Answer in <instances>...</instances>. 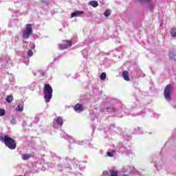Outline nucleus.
<instances>
[{"mask_svg":"<svg viewBox=\"0 0 176 176\" xmlns=\"http://www.w3.org/2000/svg\"><path fill=\"white\" fill-rule=\"evenodd\" d=\"M89 5L92 8H97L98 6V2L97 1H91L89 2Z\"/></svg>","mask_w":176,"mask_h":176,"instance_id":"obj_9","label":"nucleus"},{"mask_svg":"<svg viewBox=\"0 0 176 176\" xmlns=\"http://www.w3.org/2000/svg\"><path fill=\"white\" fill-rule=\"evenodd\" d=\"M10 123H12V124H14V123H16V119L12 118V119L10 120Z\"/></svg>","mask_w":176,"mask_h":176,"instance_id":"obj_23","label":"nucleus"},{"mask_svg":"<svg viewBox=\"0 0 176 176\" xmlns=\"http://www.w3.org/2000/svg\"><path fill=\"white\" fill-rule=\"evenodd\" d=\"M122 78L124 79V80H126V82L130 81V77H129V72L124 71L122 72Z\"/></svg>","mask_w":176,"mask_h":176,"instance_id":"obj_6","label":"nucleus"},{"mask_svg":"<svg viewBox=\"0 0 176 176\" xmlns=\"http://www.w3.org/2000/svg\"><path fill=\"white\" fill-rule=\"evenodd\" d=\"M65 46L67 47V49H68V47H71V46H72V41H68V40H66L65 41Z\"/></svg>","mask_w":176,"mask_h":176,"instance_id":"obj_13","label":"nucleus"},{"mask_svg":"<svg viewBox=\"0 0 176 176\" xmlns=\"http://www.w3.org/2000/svg\"><path fill=\"white\" fill-rule=\"evenodd\" d=\"M170 34L173 38H175L176 36V30L175 29H170Z\"/></svg>","mask_w":176,"mask_h":176,"instance_id":"obj_17","label":"nucleus"},{"mask_svg":"<svg viewBox=\"0 0 176 176\" xmlns=\"http://www.w3.org/2000/svg\"><path fill=\"white\" fill-rule=\"evenodd\" d=\"M140 3H148V2H151L152 0H138Z\"/></svg>","mask_w":176,"mask_h":176,"instance_id":"obj_20","label":"nucleus"},{"mask_svg":"<svg viewBox=\"0 0 176 176\" xmlns=\"http://www.w3.org/2000/svg\"><path fill=\"white\" fill-rule=\"evenodd\" d=\"M74 109L76 112H82L84 109L83 105L78 103L75 105Z\"/></svg>","mask_w":176,"mask_h":176,"instance_id":"obj_5","label":"nucleus"},{"mask_svg":"<svg viewBox=\"0 0 176 176\" xmlns=\"http://www.w3.org/2000/svg\"><path fill=\"white\" fill-rule=\"evenodd\" d=\"M106 78H107V74L105 72L102 73L100 76V79H101V80H105Z\"/></svg>","mask_w":176,"mask_h":176,"instance_id":"obj_14","label":"nucleus"},{"mask_svg":"<svg viewBox=\"0 0 176 176\" xmlns=\"http://www.w3.org/2000/svg\"><path fill=\"white\" fill-rule=\"evenodd\" d=\"M58 47L60 50H65V49H67V45H65V44H59Z\"/></svg>","mask_w":176,"mask_h":176,"instance_id":"obj_16","label":"nucleus"},{"mask_svg":"<svg viewBox=\"0 0 176 176\" xmlns=\"http://www.w3.org/2000/svg\"><path fill=\"white\" fill-rule=\"evenodd\" d=\"M173 92V85H167L164 91V96L166 101H171V93Z\"/></svg>","mask_w":176,"mask_h":176,"instance_id":"obj_4","label":"nucleus"},{"mask_svg":"<svg viewBox=\"0 0 176 176\" xmlns=\"http://www.w3.org/2000/svg\"><path fill=\"white\" fill-rule=\"evenodd\" d=\"M43 91L45 102H50V100L53 98V88H52L50 84H45Z\"/></svg>","mask_w":176,"mask_h":176,"instance_id":"obj_2","label":"nucleus"},{"mask_svg":"<svg viewBox=\"0 0 176 176\" xmlns=\"http://www.w3.org/2000/svg\"><path fill=\"white\" fill-rule=\"evenodd\" d=\"M107 156H109V157H113V153L107 152Z\"/></svg>","mask_w":176,"mask_h":176,"instance_id":"obj_22","label":"nucleus"},{"mask_svg":"<svg viewBox=\"0 0 176 176\" xmlns=\"http://www.w3.org/2000/svg\"><path fill=\"white\" fill-rule=\"evenodd\" d=\"M16 111L19 112H23L24 111V104L20 103L18 104V107L16 108Z\"/></svg>","mask_w":176,"mask_h":176,"instance_id":"obj_10","label":"nucleus"},{"mask_svg":"<svg viewBox=\"0 0 176 176\" xmlns=\"http://www.w3.org/2000/svg\"><path fill=\"white\" fill-rule=\"evenodd\" d=\"M32 24L28 23L25 25V28L22 32V36L25 39H28L30 35H32Z\"/></svg>","mask_w":176,"mask_h":176,"instance_id":"obj_3","label":"nucleus"},{"mask_svg":"<svg viewBox=\"0 0 176 176\" xmlns=\"http://www.w3.org/2000/svg\"><path fill=\"white\" fill-rule=\"evenodd\" d=\"M111 111H113V112H115V108H112Z\"/></svg>","mask_w":176,"mask_h":176,"instance_id":"obj_24","label":"nucleus"},{"mask_svg":"<svg viewBox=\"0 0 176 176\" xmlns=\"http://www.w3.org/2000/svg\"><path fill=\"white\" fill-rule=\"evenodd\" d=\"M104 16L105 17H109V16H111V10H107L104 12Z\"/></svg>","mask_w":176,"mask_h":176,"instance_id":"obj_18","label":"nucleus"},{"mask_svg":"<svg viewBox=\"0 0 176 176\" xmlns=\"http://www.w3.org/2000/svg\"><path fill=\"white\" fill-rule=\"evenodd\" d=\"M6 111L3 109H0V116H5Z\"/></svg>","mask_w":176,"mask_h":176,"instance_id":"obj_19","label":"nucleus"},{"mask_svg":"<svg viewBox=\"0 0 176 176\" xmlns=\"http://www.w3.org/2000/svg\"><path fill=\"white\" fill-rule=\"evenodd\" d=\"M56 122L59 126H62L63 124V118L61 117H58L56 119Z\"/></svg>","mask_w":176,"mask_h":176,"instance_id":"obj_15","label":"nucleus"},{"mask_svg":"<svg viewBox=\"0 0 176 176\" xmlns=\"http://www.w3.org/2000/svg\"><path fill=\"white\" fill-rule=\"evenodd\" d=\"M83 11H76L71 14V17H78L80 14H83Z\"/></svg>","mask_w":176,"mask_h":176,"instance_id":"obj_7","label":"nucleus"},{"mask_svg":"<svg viewBox=\"0 0 176 176\" xmlns=\"http://www.w3.org/2000/svg\"><path fill=\"white\" fill-rule=\"evenodd\" d=\"M169 58H170V60H173V61L176 62V53H175L173 52H169Z\"/></svg>","mask_w":176,"mask_h":176,"instance_id":"obj_8","label":"nucleus"},{"mask_svg":"<svg viewBox=\"0 0 176 176\" xmlns=\"http://www.w3.org/2000/svg\"><path fill=\"white\" fill-rule=\"evenodd\" d=\"M6 101L8 102V104H11V102H13V96L9 95L6 97Z\"/></svg>","mask_w":176,"mask_h":176,"instance_id":"obj_11","label":"nucleus"},{"mask_svg":"<svg viewBox=\"0 0 176 176\" xmlns=\"http://www.w3.org/2000/svg\"><path fill=\"white\" fill-rule=\"evenodd\" d=\"M28 56H29V57H32V56H34V52H32V50H28Z\"/></svg>","mask_w":176,"mask_h":176,"instance_id":"obj_21","label":"nucleus"},{"mask_svg":"<svg viewBox=\"0 0 176 176\" xmlns=\"http://www.w3.org/2000/svg\"><path fill=\"white\" fill-rule=\"evenodd\" d=\"M107 109H109V108H107Z\"/></svg>","mask_w":176,"mask_h":176,"instance_id":"obj_25","label":"nucleus"},{"mask_svg":"<svg viewBox=\"0 0 176 176\" xmlns=\"http://www.w3.org/2000/svg\"><path fill=\"white\" fill-rule=\"evenodd\" d=\"M0 141L3 142L6 146H8L9 149L13 150L17 148V144L16 143V140L8 136V135H6L4 136L0 135Z\"/></svg>","mask_w":176,"mask_h":176,"instance_id":"obj_1","label":"nucleus"},{"mask_svg":"<svg viewBox=\"0 0 176 176\" xmlns=\"http://www.w3.org/2000/svg\"><path fill=\"white\" fill-rule=\"evenodd\" d=\"M21 157L23 160H28V159L31 158V155L30 154H23L21 155Z\"/></svg>","mask_w":176,"mask_h":176,"instance_id":"obj_12","label":"nucleus"}]
</instances>
